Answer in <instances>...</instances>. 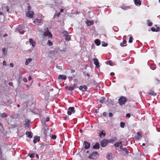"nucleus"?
I'll list each match as a JSON object with an SVG mask.
<instances>
[{
    "instance_id": "f257e3e1",
    "label": "nucleus",
    "mask_w": 160,
    "mask_h": 160,
    "mask_svg": "<svg viewBox=\"0 0 160 160\" xmlns=\"http://www.w3.org/2000/svg\"><path fill=\"white\" fill-rule=\"evenodd\" d=\"M52 35L51 33L48 30H46L44 32L43 35V36L44 38L47 37L48 39L52 38Z\"/></svg>"
},
{
    "instance_id": "f03ea898",
    "label": "nucleus",
    "mask_w": 160,
    "mask_h": 160,
    "mask_svg": "<svg viewBox=\"0 0 160 160\" xmlns=\"http://www.w3.org/2000/svg\"><path fill=\"white\" fill-rule=\"evenodd\" d=\"M99 156V154L97 152H92L91 154H90L88 158H89L96 159Z\"/></svg>"
},
{
    "instance_id": "7ed1b4c3",
    "label": "nucleus",
    "mask_w": 160,
    "mask_h": 160,
    "mask_svg": "<svg viewBox=\"0 0 160 160\" xmlns=\"http://www.w3.org/2000/svg\"><path fill=\"white\" fill-rule=\"evenodd\" d=\"M118 102L120 105L124 104L126 102V98L123 97H120L118 100Z\"/></svg>"
},
{
    "instance_id": "20e7f679",
    "label": "nucleus",
    "mask_w": 160,
    "mask_h": 160,
    "mask_svg": "<svg viewBox=\"0 0 160 160\" xmlns=\"http://www.w3.org/2000/svg\"><path fill=\"white\" fill-rule=\"evenodd\" d=\"M75 112L74 108V107H70L68 109L67 114L68 115H71L72 113H73Z\"/></svg>"
},
{
    "instance_id": "39448f33",
    "label": "nucleus",
    "mask_w": 160,
    "mask_h": 160,
    "mask_svg": "<svg viewBox=\"0 0 160 160\" xmlns=\"http://www.w3.org/2000/svg\"><path fill=\"white\" fill-rule=\"evenodd\" d=\"M34 13L33 11H29L27 12L26 13V16L27 17H28L30 18H33Z\"/></svg>"
},
{
    "instance_id": "423d86ee",
    "label": "nucleus",
    "mask_w": 160,
    "mask_h": 160,
    "mask_svg": "<svg viewBox=\"0 0 160 160\" xmlns=\"http://www.w3.org/2000/svg\"><path fill=\"white\" fill-rule=\"evenodd\" d=\"M33 22L38 24L39 25H40L42 24L43 21L41 19H35L33 21Z\"/></svg>"
},
{
    "instance_id": "0eeeda50",
    "label": "nucleus",
    "mask_w": 160,
    "mask_h": 160,
    "mask_svg": "<svg viewBox=\"0 0 160 160\" xmlns=\"http://www.w3.org/2000/svg\"><path fill=\"white\" fill-rule=\"evenodd\" d=\"M108 143V140L105 139L101 141V145L102 147H105L107 145Z\"/></svg>"
},
{
    "instance_id": "6e6552de",
    "label": "nucleus",
    "mask_w": 160,
    "mask_h": 160,
    "mask_svg": "<svg viewBox=\"0 0 160 160\" xmlns=\"http://www.w3.org/2000/svg\"><path fill=\"white\" fill-rule=\"evenodd\" d=\"M93 60L94 62V63L96 67L97 68H99V62L98 59L96 58H94L93 59Z\"/></svg>"
},
{
    "instance_id": "1a4fd4ad",
    "label": "nucleus",
    "mask_w": 160,
    "mask_h": 160,
    "mask_svg": "<svg viewBox=\"0 0 160 160\" xmlns=\"http://www.w3.org/2000/svg\"><path fill=\"white\" fill-rule=\"evenodd\" d=\"M79 89L83 92H85L86 91L87 88L86 86H81L79 87Z\"/></svg>"
},
{
    "instance_id": "9d476101",
    "label": "nucleus",
    "mask_w": 160,
    "mask_h": 160,
    "mask_svg": "<svg viewBox=\"0 0 160 160\" xmlns=\"http://www.w3.org/2000/svg\"><path fill=\"white\" fill-rule=\"evenodd\" d=\"M83 146L86 149H88L90 147V144L86 141H84Z\"/></svg>"
},
{
    "instance_id": "9b49d317",
    "label": "nucleus",
    "mask_w": 160,
    "mask_h": 160,
    "mask_svg": "<svg viewBox=\"0 0 160 160\" xmlns=\"http://www.w3.org/2000/svg\"><path fill=\"white\" fill-rule=\"evenodd\" d=\"M67 77L65 75H60L58 77V79H61L62 80H66Z\"/></svg>"
},
{
    "instance_id": "f8f14e48",
    "label": "nucleus",
    "mask_w": 160,
    "mask_h": 160,
    "mask_svg": "<svg viewBox=\"0 0 160 160\" xmlns=\"http://www.w3.org/2000/svg\"><path fill=\"white\" fill-rule=\"evenodd\" d=\"M29 42L33 47H34L35 46V42L33 41L32 38H30L29 39Z\"/></svg>"
},
{
    "instance_id": "ddd939ff",
    "label": "nucleus",
    "mask_w": 160,
    "mask_h": 160,
    "mask_svg": "<svg viewBox=\"0 0 160 160\" xmlns=\"http://www.w3.org/2000/svg\"><path fill=\"white\" fill-rule=\"evenodd\" d=\"M32 59L31 58L27 59L26 60L25 64L26 65H28L32 61Z\"/></svg>"
},
{
    "instance_id": "4468645a",
    "label": "nucleus",
    "mask_w": 160,
    "mask_h": 160,
    "mask_svg": "<svg viewBox=\"0 0 160 160\" xmlns=\"http://www.w3.org/2000/svg\"><path fill=\"white\" fill-rule=\"evenodd\" d=\"M114 146L116 147H120L121 148L122 147V143L121 142H116L114 144Z\"/></svg>"
},
{
    "instance_id": "2eb2a0df",
    "label": "nucleus",
    "mask_w": 160,
    "mask_h": 160,
    "mask_svg": "<svg viewBox=\"0 0 160 160\" xmlns=\"http://www.w3.org/2000/svg\"><path fill=\"white\" fill-rule=\"evenodd\" d=\"M26 134L27 137L29 138H31L32 137V132H26Z\"/></svg>"
},
{
    "instance_id": "dca6fc26",
    "label": "nucleus",
    "mask_w": 160,
    "mask_h": 160,
    "mask_svg": "<svg viewBox=\"0 0 160 160\" xmlns=\"http://www.w3.org/2000/svg\"><path fill=\"white\" fill-rule=\"evenodd\" d=\"M33 140V142L34 143H36L40 139L39 137L38 136H35Z\"/></svg>"
},
{
    "instance_id": "f3484780",
    "label": "nucleus",
    "mask_w": 160,
    "mask_h": 160,
    "mask_svg": "<svg viewBox=\"0 0 160 160\" xmlns=\"http://www.w3.org/2000/svg\"><path fill=\"white\" fill-rule=\"evenodd\" d=\"M135 5L140 6L141 4V2L140 0H134Z\"/></svg>"
},
{
    "instance_id": "a211bd4d",
    "label": "nucleus",
    "mask_w": 160,
    "mask_h": 160,
    "mask_svg": "<svg viewBox=\"0 0 160 160\" xmlns=\"http://www.w3.org/2000/svg\"><path fill=\"white\" fill-rule=\"evenodd\" d=\"M105 135V132L104 130H102V131L99 134V137H102V136H103V137H104Z\"/></svg>"
},
{
    "instance_id": "6ab92c4d",
    "label": "nucleus",
    "mask_w": 160,
    "mask_h": 160,
    "mask_svg": "<svg viewBox=\"0 0 160 160\" xmlns=\"http://www.w3.org/2000/svg\"><path fill=\"white\" fill-rule=\"evenodd\" d=\"M86 22L88 26L91 25L93 24V22L91 21H86Z\"/></svg>"
},
{
    "instance_id": "aec40b11",
    "label": "nucleus",
    "mask_w": 160,
    "mask_h": 160,
    "mask_svg": "<svg viewBox=\"0 0 160 160\" xmlns=\"http://www.w3.org/2000/svg\"><path fill=\"white\" fill-rule=\"evenodd\" d=\"M94 42L97 46H99L100 44V41L98 39L95 40Z\"/></svg>"
},
{
    "instance_id": "412c9836",
    "label": "nucleus",
    "mask_w": 160,
    "mask_h": 160,
    "mask_svg": "<svg viewBox=\"0 0 160 160\" xmlns=\"http://www.w3.org/2000/svg\"><path fill=\"white\" fill-rule=\"evenodd\" d=\"M99 148V145L98 143H96L93 146V148L94 149H98Z\"/></svg>"
},
{
    "instance_id": "4be33fe9",
    "label": "nucleus",
    "mask_w": 160,
    "mask_h": 160,
    "mask_svg": "<svg viewBox=\"0 0 160 160\" xmlns=\"http://www.w3.org/2000/svg\"><path fill=\"white\" fill-rule=\"evenodd\" d=\"M47 45L49 46H52L53 45V43L52 42H51L50 40H48L47 43Z\"/></svg>"
},
{
    "instance_id": "5701e85b",
    "label": "nucleus",
    "mask_w": 160,
    "mask_h": 160,
    "mask_svg": "<svg viewBox=\"0 0 160 160\" xmlns=\"http://www.w3.org/2000/svg\"><path fill=\"white\" fill-rule=\"evenodd\" d=\"M65 38L66 41H69L71 39V36L68 34L65 37Z\"/></svg>"
},
{
    "instance_id": "b1692460",
    "label": "nucleus",
    "mask_w": 160,
    "mask_h": 160,
    "mask_svg": "<svg viewBox=\"0 0 160 160\" xmlns=\"http://www.w3.org/2000/svg\"><path fill=\"white\" fill-rule=\"evenodd\" d=\"M0 116L3 118H5L7 117V115L6 113H3L1 114Z\"/></svg>"
},
{
    "instance_id": "393cba45",
    "label": "nucleus",
    "mask_w": 160,
    "mask_h": 160,
    "mask_svg": "<svg viewBox=\"0 0 160 160\" xmlns=\"http://www.w3.org/2000/svg\"><path fill=\"white\" fill-rule=\"evenodd\" d=\"M2 51L4 55L6 54L7 53V50L5 48H3L2 49Z\"/></svg>"
},
{
    "instance_id": "a878e982",
    "label": "nucleus",
    "mask_w": 160,
    "mask_h": 160,
    "mask_svg": "<svg viewBox=\"0 0 160 160\" xmlns=\"http://www.w3.org/2000/svg\"><path fill=\"white\" fill-rule=\"evenodd\" d=\"M148 93L149 95L153 96H155L156 95V93L152 91H150V92H148Z\"/></svg>"
},
{
    "instance_id": "bb28decb",
    "label": "nucleus",
    "mask_w": 160,
    "mask_h": 160,
    "mask_svg": "<svg viewBox=\"0 0 160 160\" xmlns=\"http://www.w3.org/2000/svg\"><path fill=\"white\" fill-rule=\"evenodd\" d=\"M126 42H127L125 40L123 41L122 42L120 43V46L121 47H123L124 46V44H126Z\"/></svg>"
},
{
    "instance_id": "cd10ccee",
    "label": "nucleus",
    "mask_w": 160,
    "mask_h": 160,
    "mask_svg": "<svg viewBox=\"0 0 160 160\" xmlns=\"http://www.w3.org/2000/svg\"><path fill=\"white\" fill-rule=\"evenodd\" d=\"M35 155V153H29V155L31 158H34V157Z\"/></svg>"
},
{
    "instance_id": "c85d7f7f",
    "label": "nucleus",
    "mask_w": 160,
    "mask_h": 160,
    "mask_svg": "<svg viewBox=\"0 0 160 160\" xmlns=\"http://www.w3.org/2000/svg\"><path fill=\"white\" fill-rule=\"evenodd\" d=\"M63 36L64 37H65L66 36L68 35V32L67 31H64L63 33Z\"/></svg>"
},
{
    "instance_id": "c756f323",
    "label": "nucleus",
    "mask_w": 160,
    "mask_h": 160,
    "mask_svg": "<svg viewBox=\"0 0 160 160\" xmlns=\"http://www.w3.org/2000/svg\"><path fill=\"white\" fill-rule=\"evenodd\" d=\"M105 100V98L104 97H102L100 99V102L101 103H103L104 102V101Z\"/></svg>"
},
{
    "instance_id": "7c9ffc66",
    "label": "nucleus",
    "mask_w": 160,
    "mask_h": 160,
    "mask_svg": "<svg viewBox=\"0 0 160 160\" xmlns=\"http://www.w3.org/2000/svg\"><path fill=\"white\" fill-rule=\"evenodd\" d=\"M108 45V44L104 42H102V46L103 47H106Z\"/></svg>"
},
{
    "instance_id": "2f4dec72",
    "label": "nucleus",
    "mask_w": 160,
    "mask_h": 160,
    "mask_svg": "<svg viewBox=\"0 0 160 160\" xmlns=\"http://www.w3.org/2000/svg\"><path fill=\"white\" fill-rule=\"evenodd\" d=\"M125 123L122 122H120V127L122 128H123L124 127Z\"/></svg>"
},
{
    "instance_id": "473e14b6",
    "label": "nucleus",
    "mask_w": 160,
    "mask_h": 160,
    "mask_svg": "<svg viewBox=\"0 0 160 160\" xmlns=\"http://www.w3.org/2000/svg\"><path fill=\"white\" fill-rule=\"evenodd\" d=\"M106 158L108 159H110L111 158V154H108Z\"/></svg>"
},
{
    "instance_id": "72a5a7b5",
    "label": "nucleus",
    "mask_w": 160,
    "mask_h": 160,
    "mask_svg": "<svg viewBox=\"0 0 160 160\" xmlns=\"http://www.w3.org/2000/svg\"><path fill=\"white\" fill-rule=\"evenodd\" d=\"M147 22H148V25L149 26H151L152 25V22H149V20H148Z\"/></svg>"
},
{
    "instance_id": "f704fd0d",
    "label": "nucleus",
    "mask_w": 160,
    "mask_h": 160,
    "mask_svg": "<svg viewBox=\"0 0 160 160\" xmlns=\"http://www.w3.org/2000/svg\"><path fill=\"white\" fill-rule=\"evenodd\" d=\"M132 37H130L129 38V39L128 42L130 43H132Z\"/></svg>"
},
{
    "instance_id": "c9c22d12",
    "label": "nucleus",
    "mask_w": 160,
    "mask_h": 160,
    "mask_svg": "<svg viewBox=\"0 0 160 160\" xmlns=\"http://www.w3.org/2000/svg\"><path fill=\"white\" fill-rule=\"evenodd\" d=\"M74 87H70L69 88V91H72L74 89Z\"/></svg>"
},
{
    "instance_id": "e433bc0d",
    "label": "nucleus",
    "mask_w": 160,
    "mask_h": 160,
    "mask_svg": "<svg viewBox=\"0 0 160 160\" xmlns=\"http://www.w3.org/2000/svg\"><path fill=\"white\" fill-rule=\"evenodd\" d=\"M19 32L21 34H23L24 32V31L22 30H19Z\"/></svg>"
},
{
    "instance_id": "4c0bfd02",
    "label": "nucleus",
    "mask_w": 160,
    "mask_h": 160,
    "mask_svg": "<svg viewBox=\"0 0 160 160\" xmlns=\"http://www.w3.org/2000/svg\"><path fill=\"white\" fill-rule=\"evenodd\" d=\"M151 30L153 32L156 31V30L155 28L154 27H152L151 28Z\"/></svg>"
},
{
    "instance_id": "58836bf2",
    "label": "nucleus",
    "mask_w": 160,
    "mask_h": 160,
    "mask_svg": "<svg viewBox=\"0 0 160 160\" xmlns=\"http://www.w3.org/2000/svg\"><path fill=\"white\" fill-rule=\"evenodd\" d=\"M122 8L124 10H127L129 8V7H123Z\"/></svg>"
},
{
    "instance_id": "ea45409f",
    "label": "nucleus",
    "mask_w": 160,
    "mask_h": 160,
    "mask_svg": "<svg viewBox=\"0 0 160 160\" xmlns=\"http://www.w3.org/2000/svg\"><path fill=\"white\" fill-rule=\"evenodd\" d=\"M156 32H158L160 30V28L159 27H157L156 29Z\"/></svg>"
},
{
    "instance_id": "a19ab883",
    "label": "nucleus",
    "mask_w": 160,
    "mask_h": 160,
    "mask_svg": "<svg viewBox=\"0 0 160 160\" xmlns=\"http://www.w3.org/2000/svg\"><path fill=\"white\" fill-rule=\"evenodd\" d=\"M49 119H50L49 118V117H47L46 118V119L45 120V121L48 122V121H49Z\"/></svg>"
},
{
    "instance_id": "79ce46f5",
    "label": "nucleus",
    "mask_w": 160,
    "mask_h": 160,
    "mask_svg": "<svg viewBox=\"0 0 160 160\" xmlns=\"http://www.w3.org/2000/svg\"><path fill=\"white\" fill-rule=\"evenodd\" d=\"M56 136L55 135H52V138L53 139H55L56 138Z\"/></svg>"
},
{
    "instance_id": "37998d69",
    "label": "nucleus",
    "mask_w": 160,
    "mask_h": 160,
    "mask_svg": "<svg viewBox=\"0 0 160 160\" xmlns=\"http://www.w3.org/2000/svg\"><path fill=\"white\" fill-rule=\"evenodd\" d=\"M141 137H139L138 136H137L136 138V139L137 140H138L141 138Z\"/></svg>"
},
{
    "instance_id": "c03bdc74",
    "label": "nucleus",
    "mask_w": 160,
    "mask_h": 160,
    "mask_svg": "<svg viewBox=\"0 0 160 160\" xmlns=\"http://www.w3.org/2000/svg\"><path fill=\"white\" fill-rule=\"evenodd\" d=\"M23 81L25 82H26L27 81V80L26 78H23Z\"/></svg>"
},
{
    "instance_id": "a18cd8bd",
    "label": "nucleus",
    "mask_w": 160,
    "mask_h": 160,
    "mask_svg": "<svg viewBox=\"0 0 160 160\" xmlns=\"http://www.w3.org/2000/svg\"><path fill=\"white\" fill-rule=\"evenodd\" d=\"M5 9L6 10V11L7 12H8L9 11V9L8 8V7L7 6H6L5 7Z\"/></svg>"
},
{
    "instance_id": "49530a36",
    "label": "nucleus",
    "mask_w": 160,
    "mask_h": 160,
    "mask_svg": "<svg viewBox=\"0 0 160 160\" xmlns=\"http://www.w3.org/2000/svg\"><path fill=\"white\" fill-rule=\"evenodd\" d=\"M141 132H137L138 136H139V137H141Z\"/></svg>"
},
{
    "instance_id": "de8ad7c7",
    "label": "nucleus",
    "mask_w": 160,
    "mask_h": 160,
    "mask_svg": "<svg viewBox=\"0 0 160 160\" xmlns=\"http://www.w3.org/2000/svg\"><path fill=\"white\" fill-rule=\"evenodd\" d=\"M3 66H6L7 65L6 62L5 61L3 62Z\"/></svg>"
},
{
    "instance_id": "09e8293b",
    "label": "nucleus",
    "mask_w": 160,
    "mask_h": 160,
    "mask_svg": "<svg viewBox=\"0 0 160 160\" xmlns=\"http://www.w3.org/2000/svg\"><path fill=\"white\" fill-rule=\"evenodd\" d=\"M126 116L128 118H130V114L129 113L127 114L126 115Z\"/></svg>"
},
{
    "instance_id": "8fccbe9b",
    "label": "nucleus",
    "mask_w": 160,
    "mask_h": 160,
    "mask_svg": "<svg viewBox=\"0 0 160 160\" xmlns=\"http://www.w3.org/2000/svg\"><path fill=\"white\" fill-rule=\"evenodd\" d=\"M91 47H92V48H94V49L95 48V45H94V44H92V45Z\"/></svg>"
},
{
    "instance_id": "3c124183",
    "label": "nucleus",
    "mask_w": 160,
    "mask_h": 160,
    "mask_svg": "<svg viewBox=\"0 0 160 160\" xmlns=\"http://www.w3.org/2000/svg\"><path fill=\"white\" fill-rule=\"evenodd\" d=\"M8 84L10 86H12L13 85V83L12 82H9L8 83Z\"/></svg>"
},
{
    "instance_id": "603ef678",
    "label": "nucleus",
    "mask_w": 160,
    "mask_h": 160,
    "mask_svg": "<svg viewBox=\"0 0 160 160\" xmlns=\"http://www.w3.org/2000/svg\"><path fill=\"white\" fill-rule=\"evenodd\" d=\"M10 66H11L12 67H13L14 66L13 64L12 63H11L10 64Z\"/></svg>"
},
{
    "instance_id": "864d4df0",
    "label": "nucleus",
    "mask_w": 160,
    "mask_h": 160,
    "mask_svg": "<svg viewBox=\"0 0 160 160\" xmlns=\"http://www.w3.org/2000/svg\"><path fill=\"white\" fill-rule=\"evenodd\" d=\"M70 87H68V86H66L65 87V88L66 89H68L69 90V88Z\"/></svg>"
},
{
    "instance_id": "5fc2aeb1",
    "label": "nucleus",
    "mask_w": 160,
    "mask_h": 160,
    "mask_svg": "<svg viewBox=\"0 0 160 160\" xmlns=\"http://www.w3.org/2000/svg\"><path fill=\"white\" fill-rule=\"evenodd\" d=\"M114 75V73L113 72H111L110 73V75L112 76H113Z\"/></svg>"
},
{
    "instance_id": "6e6d98bb",
    "label": "nucleus",
    "mask_w": 160,
    "mask_h": 160,
    "mask_svg": "<svg viewBox=\"0 0 160 160\" xmlns=\"http://www.w3.org/2000/svg\"><path fill=\"white\" fill-rule=\"evenodd\" d=\"M109 115L110 117H112V114L111 113H109Z\"/></svg>"
},
{
    "instance_id": "4d7b16f0",
    "label": "nucleus",
    "mask_w": 160,
    "mask_h": 160,
    "mask_svg": "<svg viewBox=\"0 0 160 160\" xmlns=\"http://www.w3.org/2000/svg\"><path fill=\"white\" fill-rule=\"evenodd\" d=\"M60 12H59L58 13L57 15H56V16L58 17H59V15H60Z\"/></svg>"
},
{
    "instance_id": "13d9d810",
    "label": "nucleus",
    "mask_w": 160,
    "mask_h": 160,
    "mask_svg": "<svg viewBox=\"0 0 160 160\" xmlns=\"http://www.w3.org/2000/svg\"><path fill=\"white\" fill-rule=\"evenodd\" d=\"M31 79H32L31 77L30 76H29L28 77V80H29V81Z\"/></svg>"
},
{
    "instance_id": "bf43d9fd",
    "label": "nucleus",
    "mask_w": 160,
    "mask_h": 160,
    "mask_svg": "<svg viewBox=\"0 0 160 160\" xmlns=\"http://www.w3.org/2000/svg\"><path fill=\"white\" fill-rule=\"evenodd\" d=\"M28 9L29 11H30L31 10V7L30 6H28Z\"/></svg>"
},
{
    "instance_id": "052dcab7",
    "label": "nucleus",
    "mask_w": 160,
    "mask_h": 160,
    "mask_svg": "<svg viewBox=\"0 0 160 160\" xmlns=\"http://www.w3.org/2000/svg\"><path fill=\"white\" fill-rule=\"evenodd\" d=\"M0 16H1L2 17H3V13L2 12H0Z\"/></svg>"
},
{
    "instance_id": "680f3d73",
    "label": "nucleus",
    "mask_w": 160,
    "mask_h": 160,
    "mask_svg": "<svg viewBox=\"0 0 160 160\" xmlns=\"http://www.w3.org/2000/svg\"><path fill=\"white\" fill-rule=\"evenodd\" d=\"M76 86V84H74L73 86V87H74V88Z\"/></svg>"
},
{
    "instance_id": "e2e57ef3",
    "label": "nucleus",
    "mask_w": 160,
    "mask_h": 160,
    "mask_svg": "<svg viewBox=\"0 0 160 160\" xmlns=\"http://www.w3.org/2000/svg\"><path fill=\"white\" fill-rule=\"evenodd\" d=\"M106 112H103V116H105V115H106Z\"/></svg>"
},
{
    "instance_id": "0e129e2a",
    "label": "nucleus",
    "mask_w": 160,
    "mask_h": 160,
    "mask_svg": "<svg viewBox=\"0 0 160 160\" xmlns=\"http://www.w3.org/2000/svg\"><path fill=\"white\" fill-rule=\"evenodd\" d=\"M64 11V10L63 9H61L60 10V12H63Z\"/></svg>"
},
{
    "instance_id": "69168bd1",
    "label": "nucleus",
    "mask_w": 160,
    "mask_h": 160,
    "mask_svg": "<svg viewBox=\"0 0 160 160\" xmlns=\"http://www.w3.org/2000/svg\"><path fill=\"white\" fill-rule=\"evenodd\" d=\"M36 157L38 158H39V156H38V154H36Z\"/></svg>"
},
{
    "instance_id": "338daca9",
    "label": "nucleus",
    "mask_w": 160,
    "mask_h": 160,
    "mask_svg": "<svg viewBox=\"0 0 160 160\" xmlns=\"http://www.w3.org/2000/svg\"><path fill=\"white\" fill-rule=\"evenodd\" d=\"M87 75L88 76V77H89L90 76V75L89 74H87Z\"/></svg>"
},
{
    "instance_id": "774afa93",
    "label": "nucleus",
    "mask_w": 160,
    "mask_h": 160,
    "mask_svg": "<svg viewBox=\"0 0 160 160\" xmlns=\"http://www.w3.org/2000/svg\"><path fill=\"white\" fill-rule=\"evenodd\" d=\"M79 131L81 133L82 132V130H80Z\"/></svg>"
}]
</instances>
